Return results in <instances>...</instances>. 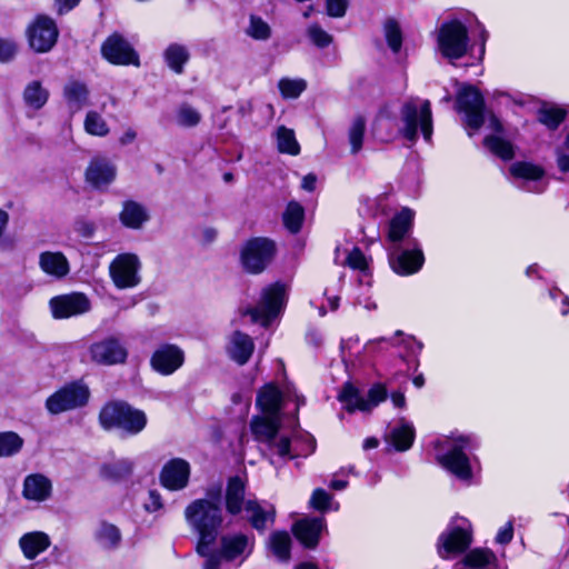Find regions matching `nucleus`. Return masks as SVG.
<instances>
[{"instance_id":"obj_1","label":"nucleus","mask_w":569,"mask_h":569,"mask_svg":"<svg viewBox=\"0 0 569 569\" xmlns=\"http://www.w3.org/2000/svg\"><path fill=\"white\" fill-rule=\"evenodd\" d=\"M221 486H212L204 498L196 499L184 509L188 525L198 533L196 551L204 553L208 545H214L223 523Z\"/></svg>"},{"instance_id":"obj_2","label":"nucleus","mask_w":569,"mask_h":569,"mask_svg":"<svg viewBox=\"0 0 569 569\" xmlns=\"http://www.w3.org/2000/svg\"><path fill=\"white\" fill-rule=\"evenodd\" d=\"M475 447L470 436H451L436 442L438 450L436 459L448 471L462 480L471 478V467L466 453Z\"/></svg>"},{"instance_id":"obj_3","label":"nucleus","mask_w":569,"mask_h":569,"mask_svg":"<svg viewBox=\"0 0 569 569\" xmlns=\"http://www.w3.org/2000/svg\"><path fill=\"white\" fill-rule=\"evenodd\" d=\"M402 127L399 132L410 142H416L419 131L426 141L432 136V112L429 100L410 98L406 101L400 111Z\"/></svg>"},{"instance_id":"obj_4","label":"nucleus","mask_w":569,"mask_h":569,"mask_svg":"<svg viewBox=\"0 0 569 569\" xmlns=\"http://www.w3.org/2000/svg\"><path fill=\"white\" fill-rule=\"evenodd\" d=\"M147 421L142 410L121 401L107 403L99 413V422L103 429L117 428L131 436L140 433L146 428Z\"/></svg>"},{"instance_id":"obj_5","label":"nucleus","mask_w":569,"mask_h":569,"mask_svg":"<svg viewBox=\"0 0 569 569\" xmlns=\"http://www.w3.org/2000/svg\"><path fill=\"white\" fill-rule=\"evenodd\" d=\"M281 426L280 417L276 416H256L250 422V428L254 439L266 446L270 456L277 455L279 457L290 456V439L284 436H279ZM270 462L273 460L269 457Z\"/></svg>"},{"instance_id":"obj_6","label":"nucleus","mask_w":569,"mask_h":569,"mask_svg":"<svg viewBox=\"0 0 569 569\" xmlns=\"http://www.w3.org/2000/svg\"><path fill=\"white\" fill-rule=\"evenodd\" d=\"M471 543V523L465 518H456L438 538V555L442 559H450L465 552Z\"/></svg>"},{"instance_id":"obj_7","label":"nucleus","mask_w":569,"mask_h":569,"mask_svg":"<svg viewBox=\"0 0 569 569\" xmlns=\"http://www.w3.org/2000/svg\"><path fill=\"white\" fill-rule=\"evenodd\" d=\"M469 37L466 26L451 20L441 24L438 31L437 44L439 52L449 60L462 58L468 50Z\"/></svg>"},{"instance_id":"obj_8","label":"nucleus","mask_w":569,"mask_h":569,"mask_svg":"<svg viewBox=\"0 0 569 569\" xmlns=\"http://www.w3.org/2000/svg\"><path fill=\"white\" fill-rule=\"evenodd\" d=\"M89 397L90 390L84 383L71 382L47 398L46 409L51 415H60L86 406Z\"/></svg>"},{"instance_id":"obj_9","label":"nucleus","mask_w":569,"mask_h":569,"mask_svg":"<svg viewBox=\"0 0 569 569\" xmlns=\"http://www.w3.org/2000/svg\"><path fill=\"white\" fill-rule=\"evenodd\" d=\"M284 303L286 287L274 283L263 289L259 303L254 308L248 309L246 313L250 315L252 322L267 327L278 317Z\"/></svg>"},{"instance_id":"obj_10","label":"nucleus","mask_w":569,"mask_h":569,"mask_svg":"<svg viewBox=\"0 0 569 569\" xmlns=\"http://www.w3.org/2000/svg\"><path fill=\"white\" fill-rule=\"evenodd\" d=\"M276 244L268 238L248 240L241 251L240 261L243 269L252 274L261 273L273 259Z\"/></svg>"},{"instance_id":"obj_11","label":"nucleus","mask_w":569,"mask_h":569,"mask_svg":"<svg viewBox=\"0 0 569 569\" xmlns=\"http://www.w3.org/2000/svg\"><path fill=\"white\" fill-rule=\"evenodd\" d=\"M141 261L134 253L118 254L109 266V273L118 289H131L141 282Z\"/></svg>"},{"instance_id":"obj_12","label":"nucleus","mask_w":569,"mask_h":569,"mask_svg":"<svg viewBox=\"0 0 569 569\" xmlns=\"http://www.w3.org/2000/svg\"><path fill=\"white\" fill-rule=\"evenodd\" d=\"M457 109L465 113L466 124L469 129L478 130L485 123V101L476 88L465 87L459 90Z\"/></svg>"},{"instance_id":"obj_13","label":"nucleus","mask_w":569,"mask_h":569,"mask_svg":"<svg viewBox=\"0 0 569 569\" xmlns=\"http://www.w3.org/2000/svg\"><path fill=\"white\" fill-rule=\"evenodd\" d=\"M56 22L47 16H38L28 28L30 47L37 52L50 51L58 39Z\"/></svg>"},{"instance_id":"obj_14","label":"nucleus","mask_w":569,"mask_h":569,"mask_svg":"<svg viewBox=\"0 0 569 569\" xmlns=\"http://www.w3.org/2000/svg\"><path fill=\"white\" fill-rule=\"evenodd\" d=\"M49 306L54 319H67L88 312L91 302L84 293L72 292L51 298Z\"/></svg>"},{"instance_id":"obj_15","label":"nucleus","mask_w":569,"mask_h":569,"mask_svg":"<svg viewBox=\"0 0 569 569\" xmlns=\"http://www.w3.org/2000/svg\"><path fill=\"white\" fill-rule=\"evenodd\" d=\"M102 56L113 64L138 67L140 64L139 56L132 46L120 34L113 33L101 47Z\"/></svg>"},{"instance_id":"obj_16","label":"nucleus","mask_w":569,"mask_h":569,"mask_svg":"<svg viewBox=\"0 0 569 569\" xmlns=\"http://www.w3.org/2000/svg\"><path fill=\"white\" fill-rule=\"evenodd\" d=\"M389 263L391 269L400 276H410L418 272L423 263L425 256L416 243L413 249H400L399 246H393L389 253Z\"/></svg>"},{"instance_id":"obj_17","label":"nucleus","mask_w":569,"mask_h":569,"mask_svg":"<svg viewBox=\"0 0 569 569\" xmlns=\"http://www.w3.org/2000/svg\"><path fill=\"white\" fill-rule=\"evenodd\" d=\"M183 362V350L173 343L160 345L150 359L152 369L162 376L172 375L182 367Z\"/></svg>"},{"instance_id":"obj_18","label":"nucleus","mask_w":569,"mask_h":569,"mask_svg":"<svg viewBox=\"0 0 569 569\" xmlns=\"http://www.w3.org/2000/svg\"><path fill=\"white\" fill-rule=\"evenodd\" d=\"M90 358L93 362L103 366L122 363L128 352L119 339L109 337L92 343L89 348Z\"/></svg>"},{"instance_id":"obj_19","label":"nucleus","mask_w":569,"mask_h":569,"mask_svg":"<svg viewBox=\"0 0 569 569\" xmlns=\"http://www.w3.org/2000/svg\"><path fill=\"white\" fill-rule=\"evenodd\" d=\"M219 550L226 561L248 558L254 547V538L241 532L227 533L220 537Z\"/></svg>"},{"instance_id":"obj_20","label":"nucleus","mask_w":569,"mask_h":569,"mask_svg":"<svg viewBox=\"0 0 569 569\" xmlns=\"http://www.w3.org/2000/svg\"><path fill=\"white\" fill-rule=\"evenodd\" d=\"M509 170L515 179L522 182L521 188L535 193H540L545 190V170L540 166L527 161H518L512 163Z\"/></svg>"},{"instance_id":"obj_21","label":"nucleus","mask_w":569,"mask_h":569,"mask_svg":"<svg viewBox=\"0 0 569 569\" xmlns=\"http://www.w3.org/2000/svg\"><path fill=\"white\" fill-rule=\"evenodd\" d=\"M190 465L181 458L169 460L160 472L161 485L172 491L182 490L188 486Z\"/></svg>"},{"instance_id":"obj_22","label":"nucleus","mask_w":569,"mask_h":569,"mask_svg":"<svg viewBox=\"0 0 569 569\" xmlns=\"http://www.w3.org/2000/svg\"><path fill=\"white\" fill-rule=\"evenodd\" d=\"M116 164L102 157L93 158L86 170V180L97 189L108 188L116 180Z\"/></svg>"},{"instance_id":"obj_23","label":"nucleus","mask_w":569,"mask_h":569,"mask_svg":"<svg viewBox=\"0 0 569 569\" xmlns=\"http://www.w3.org/2000/svg\"><path fill=\"white\" fill-rule=\"evenodd\" d=\"M38 264L40 270L53 280H62L71 271L70 262L61 251L40 252Z\"/></svg>"},{"instance_id":"obj_24","label":"nucleus","mask_w":569,"mask_h":569,"mask_svg":"<svg viewBox=\"0 0 569 569\" xmlns=\"http://www.w3.org/2000/svg\"><path fill=\"white\" fill-rule=\"evenodd\" d=\"M326 528V521L321 517L305 518L293 525V533L300 542L307 548H315L320 539L321 532Z\"/></svg>"},{"instance_id":"obj_25","label":"nucleus","mask_w":569,"mask_h":569,"mask_svg":"<svg viewBox=\"0 0 569 569\" xmlns=\"http://www.w3.org/2000/svg\"><path fill=\"white\" fill-rule=\"evenodd\" d=\"M51 491V481L41 473L29 475L23 481L22 495L28 500L44 501L50 497Z\"/></svg>"},{"instance_id":"obj_26","label":"nucleus","mask_w":569,"mask_h":569,"mask_svg":"<svg viewBox=\"0 0 569 569\" xmlns=\"http://www.w3.org/2000/svg\"><path fill=\"white\" fill-rule=\"evenodd\" d=\"M63 98L70 112L76 113L89 106L90 92L84 82L70 80L63 87Z\"/></svg>"},{"instance_id":"obj_27","label":"nucleus","mask_w":569,"mask_h":569,"mask_svg":"<svg viewBox=\"0 0 569 569\" xmlns=\"http://www.w3.org/2000/svg\"><path fill=\"white\" fill-rule=\"evenodd\" d=\"M415 213L408 208H403L397 214H395L389 221L388 226V240L398 246L397 243L402 241L412 229Z\"/></svg>"},{"instance_id":"obj_28","label":"nucleus","mask_w":569,"mask_h":569,"mask_svg":"<svg viewBox=\"0 0 569 569\" xmlns=\"http://www.w3.org/2000/svg\"><path fill=\"white\" fill-rule=\"evenodd\" d=\"M149 218V212L143 204L133 200H127L122 203L119 219L124 227L134 230L141 229Z\"/></svg>"},{"instance_id":"obj_29","label":"nucleus","mask_w":569,"mask_h":569,"mask_svg":"<svg viewBox=\"0 0 569 569\" xmlns=\"http://www.w3.org/2000/svg\"><path fill=\"white\" fill-rule=\"evenodd\" d=\"M246 483L240 477L229 479L226 490V508L232 515H239L244 510L246 505Z\"/></svg>"},{"instance_id":"obj_30","label":"nucleus","mask_w":569,"mask_h":569,"mask_svg":"<svg viewBox=\"0 0 569 569\" xmlns=\"http://www.w3.org/2000/svg\"><path fill=\"white\" fill-rule=\"evenodd\" d=\"M254 349L252 339L240 331H236L231 335L228 353L232 360L239 365H244L250 359Z\"/></svg>"},{"instance_id":"obj_31","label":"nucleus","mask_w":569,"mask_h":569,"mask_svg":"<svg viewBox=\"0 0 569 569\" xmlns=\"http://www.w3.org/2000/svg\"><path fill=\"white\" fill-rule=\"evenodd\" d=\"M244 511L248 515V521L258 531L266 530L268 523L274 521V508L266 509L257 500L248 499L244 505Z\"/></svg>"},{"instance_id":"obj_32","label":"nucleus","mask_w":569,"mask_h":569,"mask_svg":"<svg viewBox=\"0 0 569 569\" xmlns=\"http://www.w3.org/2000/svg\"><path fill=\"white\" fill-rule=\"evenodd\" d=\"M162 57L171 71L176 74H181L190 60V51L186 44L172 42L163 50Z\"/></svg>"},{"instance_id":"obj_33","label":"nucleus","mask_w":569,"mask_h":569,"mask_svg":"<svg viewBox=\"0 0 569 569\" xmlns=\"http://www.w3.org/2000/svg\"><path fill=\"white\" fill-rule=\"evenodd\" d=\"M283 395L273 385L264 386L258 393L257 406L263 415L279 416Z\"/></svg>"},{"instance_id":"obj_34","label":"nucleus","mask_w":569,"mask_h":569,"mask_svg":"<svg viewBox=\"0 0 569 569\" xmlns=\"http://www.w3.org/2000/svg\"><path fill=\"white\" fill-rule=\"evenodd\" d=\"M20 548L28 559H34L50 546L48 535L41 531H34L23 535L19 540Z\"/></svg>"},{"instance_id":"obj_35","label":"nucleus","mask_w":569,"mask_h":569,"mask_svg":"<svg viewBox=\"0 0 569 569\" xmlns=\"http://www.w3.org/2000/svg\"><path fill=\"white\" fill-rule=\"evenodd\" d=\"M273 138L277 143V150L280 153L290 156H298L300 153V144L293 129L279 126L273 132Z\"/></svg>"},{"instance_id":"obj_36","label":"nucleus","mask_w":569,"mask_h":569,"mask_svg":"<svg viewBox=\"0 0 569 569\" xmlns=\"http://www.w3.org/2000/svg\"><path fill=\"white\" fill-rule=\"evenodd\" d=\"M496 555L487 548H475L470 550L462 559L466 567L490 569L497 567Z\"/></svg>"},{"instance_id":"obj_37","label":"nucleus","mask_w":569,"mask_h":569,"mask_svg":"<svg viewBox=\"0 0 569 569\" xmlns=\"http://www.w3.org/2000/svg\"><path fill=\"white\" fill-rule=\"evenodd\" d=\"M388 439L398 451H406L412 446L415 428L411 423L401 420L399 426L390 431Z\"/></svg>"},{"instance_id":"obj_38","label":"nucleus","mask_w":569,"mask_h":569,"mask_svg":"<svg viewBox=\"0 0 569 569\" xmlns=\"http://www.w3.org/2000/svg\"><path fill=\"white\" fill-rule=\"evenodd\" d=\"M94 539L104 549H114L121 541V532L117 526L102 521L94 531Z\"/></svg>"},{"instance_id":"obj_39","label":"nucleus","mask_w":569,"mask_h":569,"mask_svg":"<svg viewBox=\"0 0 569 569\" xmlns=\"http://www.w3.org/2000/svg\"><path fill=\"white\" fill-rule=\"evenodd\" d=\"M49 99V91L42 87L40 81H31L23 91V100L33 110L41 109Z\"/></svg>"},{"instance_id":"obj_40","label":"nucleus","mask_w":569,"mask_h":569,"mask_svg":"<svg viewBox=\"0 0 569 569\" xmlns=\"http://www.w3.org/2000/svg\"><path fill=\"white\" fill-rule=\"evenodd\" d=\"M338 398L349 412H353L356 410L368 411V403H365V398L351 383H346L343 386Z\"/></svg>"},{"instance_id":"obj_41","label":"nucleus","mask_w":569,"mask_h":569,"mask_svg":"<svg viewBox=\"0 0 569 569\" xmlns=\"http://www.w3.org/2000/svg\"><path fill=\"white\" fill-rule=\"evenodd\" d=\"M134 469V462L128 458L119 459L113 462L103 465L101 475L111 480H120L129 477Z\"/></svg>"},{"instance_id":"obj_42","label":"nucleus","mask_w":569,"mask_h":569,"mask_svg":"<svg viewBox=\"0 0 569 569\" xmlns=\"http://www.w3.org/2000/svg\"><path fill=\"white\" fill-rule=\"evenodd\" d=\"M269 546L273 555L281 561L290 559L291 538L286 531H276L269 538Z\"/></svg>"},{"instance_id":"obj_43","label":"nucleus","mask_w":569,"mask_h":569,"mask_svg":"<svg viewBox=\"0 0 569 569\" xmlns=\"http://www.w3.org/2000/svg\"><path fill=\"white\" fill-rule=\"evenodd\" d=\"M366 133V120L363 117H356L348 129V142L350 144V152L357 154L363 146Z\"/></svg>"},{"instance_id":"obj_44","label":"nucleus","mask_w":569,"mask_h":569,"mask_svg":"<svg viewBox=\"0 0 569 569\" xmlns=\"http://www.w3.org/2000/svg\"><path fill=\"white\" fill-rule=\"evenodd\" d=\"M282 218L286 228L290 232L297 233L301 229L305 218V210L300 203L291 201L288 203Z\"/></svg>"},{"instance_id":"obj_45","label":"nucleus","mask_w":569,"mask_h":569,"mask_svg":"<svg viewBox=\"0 0 569 569\" xmlns=\"http://www.w3.org/2000/svg\"><path fill=\"white\" fill-rule=\"evenodd\" d=\"M200 111L189 103H182L176 111V122L180 127L192 128L201 121Z\"/></svg>"},{"instance_id":"obj_46","label":"nucleus","mask_w":569,"mask_h":569,"mask_svg":"<svg viewBox=\"0 0 569 569\" xmlns=\"http://www.w3.org/2000/svg\"><path fill=\"white\" fill-rule=\"evenodd\" d=\"M485 146L497 157L510 160L515 156L513 146L499 136H489L485 139Z\"/></svg>"},{"instance_id":"obj_47","label":"nucleus","mask_w":569,"mask_h":569,"mask_svg":"<svg viewBox=\"0 0 569 569\" xmlns=\"http://www.w3.org/2000/svg\"><path fill=\"white\" fill-rule=\"evenodd\" d=\"M83 126L91 136L106 137L110 131L106 120L97 111L87 112Z\"/></svg>"},{"instance_id":"obj_48","label":"nucleus","mask_w":569,"mask_h":569,"mask_svg":"<svg viewBox=\"0 0 569 569\" xmlns=\"http://www.w3.org/2000/svg\"><path fill=\"white\" fill-rule=\"evenodd\" d=\"M566 110L559 107L545 106L538 111V120L549 129H556L565 119Z\"/></svg>"},{"instance_id":"obj_49","label":"nucleus","mask_w":569,"mask_h":569,"mask_svg":"<svg viewBox=\"0 0 569 569\" xmlns=\"http://www.w3.org/2000/svg\"><path fill=\"white\" fill-rule=\"evenodd\" d=\"M278 88L283 98L296 99L306 90L307 82L303 79L282 78L278 83Z\"/></svg>"},{"instance_id":"obj_50","label":"nucleus","mask_w":569,"mask_h":569,"mask_svg":"<svg viewBox=\"0 0 569 569\" xmlns=\"http://www.w3.org/2000/svg\"><path fill=\"white\" fill-rule=\"evenodd\" d=\"M22 445L23 440L16 432H0V457L19 452Z\"/></svg>"},{"instance_id":"obj_51","label":"nucleus","mask_w":569,"mask_h":569,"mask_svg":"<svg viewBox=\"0 0 569 569\" xmlns=\"http://www.w3.org/2000/svg\"><path fill=\"white\" fill-rule=\"evenodd\" d=\"M246 32L249 37L256 40H267L270 38L271 29L262 18L252 14L249 18V24Z\"/></svg>"},{"instance_id":"obj_52","label":"nucleus","mask_w":569,"mask_h":569,"mask_svg":"<svg viewBox=\"0 0 569 569\" xmlns=\"http://www.w3.org/2000/svg\"><path fill=\"white\" fill-rule=\"evenodd\" d=\"M307 36L310 41L318 48H327L333 41L332 36L317 23H312L307 28Z\"/></svg>"},{"instance_id":"obj_53","label":"nucleus","mask_w":569,"mask_h":569,"mask_svg":"<svg viewBox=\"0 0 569 569\" xmlns=\"http://www.w3.org/2000/svg\"><path fill=\"white\" fill-rule=\"evenodd\" d=\"M385 36L390 49L393 52H398L402 44V36L400 28L395 20H388L385 23Z\"/></svg>"},{"instance_id":"obj_54","label":"nucleus","mask_w":569,"mask_h":569,"mask_svg":"<svg viewBox=\"0 0 569 569\" xmlns=\"http://www.w3.org/2000/svg\"><path fill=\"white\" fill-rule=\"evenodd\" d=\"M387 398V389L383 385H373L368 391V398L365 399V403H368V411H371L380 402Z\"/></svg>"},{"instance_id":"obj_55","label":"nucleus","mask_w":569,"mask_h":569,"mask_svg":"<svg viewBox=\"0 0 569 569\" xmlns=\"http://www.w3.org/2000/svg\"><path fill=\"white\" fill-rule=\"evenodd\" d=\"M332 496L323 489L318 488L312 492L310 506L319 511H326L330 508Z\"/></svg>"},{"instance_id":"obj_56","label":"nucleus","mask_w":569,"mask_h":569,"mask_svg":"<svg viewBox=\"0 0 569 569\" xmlns=\"http://www.w3.org/2000/svg\"><path fill=\"white\" fill-rule=\"evenodd\" d=\"M345 264L351 269L365 271L367 269V259L359 248H353L348 253Z\"/></svg>"},{"instance_id":"obj_57","label":"nucleus","mask_w":569,"mask_h":569,"mask_svg":"<svg viewBox=\"0 0 569 569\" xmlns=\"http://www.w3.org/2000/svg\"><path fill=\"white\" fill-rule=\"evenodd\" d=\"M212 546L213 545H208L204 553L197 552L199 556L206 558V561L203 563V569H220L221 561L224 560L221 557L220 550L218 552L213 551L211 549Z\"/></svg>"},{"instance_id":"obj_58","label":"nucleus","mask_w":569,"mask_h":569,"mask_svg":"<svg viewBox=\"0 0 569 569\" xmlns=\"http://www.w3.org/2000/svg\"><path fill=\"white\" fill-rule=\"evenodd\" d=\"M348 8V0H326V11L331 18L345 17Z\"/></svg>"},{"instance_id":"obj_59","label":"nucleus","mask_w":569,"mask_h":569,"mask_svg":"<svg viewBox=\"0 0 569 569\" xmlns=\"http://www.w3.org/2000/svg\"><path fill=\"white\" fill-rule=\"evenodd\" d=\"M17 49L13 40L0 38V62L10 61L16 56Z\"/></svg>"},{"instance_id":"obj_60","label":"nucleus","mask_w":569,"mask_h":569,"mask_svg":"<svg viewBox=\"0 0 569 569\" xmlns=\"http://www.w3.org/2000/svg\"><path fill=\"white\" fill-rule=\"evenodd\" d=\"M76 232L82 238H91L96 231V224L92 221L79 220L74 224Z\"/></svg>"},{"instance_id":"obj_61","label":"nucleus","mask_w":569,"mask_h":569,"mask_svg":"<svg viewBox=\"0 0 569 569\" xmlns=\"http://www.w3.org/2000/svg\"><path fill=\"white\" fill-rule=\"evenodd\" d=\"M513 537V526L509 521L503 527L499 529L496 536V542L500 545H507L512 540Z\"/></svg>"},{"instance_id":"obj_62","label":"nucleus","mask_w":569,"mask_h":569,"mask_svg":"<svg viewBox=\"0 0 569 569\" xmlns=\"http://www.w3.org/2000/svg\"><path fill=\"white\" fill-rule=\"evenodd\" d=\"M305 441H306V445H307V448L306 449H302L301 451H297V448H293V451H296L295 453H292V451L290 450V456H287L286 458H295L297 456H307L311 452L315 451V447H316V443H315V439L310 436V435H306L305 436Z\"/></svg>"},{"instance_id":"obj_63","label":"nucleus","mask_w":569,"mask_h":569,"mask_svg":"<svg viewBox=\"0 0 569 569\" xmlns=\"http://www.w3.org/2000/svg\"><path fill=\"white\" fill-rule=\"evenodd\" d=\"M150 502L146 506L147 510L150 512L157 511L162 507L161 497L156 491H150L149 493Z\"/></svg>"},{"instance_id":"obj_64","label":"nucleus","mask_w":569,"mask_h":569,"mask_svg":"<svg viewBox=\"0 0 569 569\" xmlns=\"http://www.w3.org/2000/svg\"><path fill=\"white\" fill-rule=\"evenodd\" d=\"M80 0H56L57 10L60 14L68 12L79 3Z\"/></svg>"}]
</instances>
